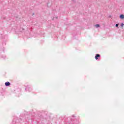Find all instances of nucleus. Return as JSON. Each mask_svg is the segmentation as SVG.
<instances>
[{"mask_svg":"<svg viewBox=\"0 0 124 124\" xmlns=\"http://www.w3.org/2000/svg\"><path fill=\"white\" fill-rule=\"evenodd\" d=\"M95 27H96V28H99L100 26L99 25V24H96L95 25Z\"/></svg>","mask_w":124,"mask_h":124,"instance_id":"39448f33","label":"nucleus"},{"mask_svg":"<svg viewBox=\"0 0 124 124\" xmlns=\"http://www.w3.org/2000/svg\"><path fill=\"white\" fill-rule=\"evenodd\" d=\"M98 58H100V55L99 54H96L95 56V60H98Z\"/></svg>","mask_w":124,"mask_h":124,"instance_id":"f257e3e1","label":"nucleus"},{"mask_svg":"<svg viewBox=\"0 0 124 124\" xmlns=\"http://www.w3.org/2000/svg\"><path fill=\"white\" fill-rule=\"evenodd\" d=\"M5 86H6V87H8V86H10V82L8 81L6 82L5 83Z\"/></svg>","mask_w":124,"mask_h":124,"instance_id":"f03ea898","label":"nucleus"},{"mask_svg":"<svg viewBox=\"0 0 124 124\" xmlns=\"http://www.w3.org/2000/svg\"><path fill=\"white\" fill-rule=\"evenodd\" d=\"M124 24L123 23H122L121 24V27H124Z\"/></svg>","mask_w":124,"mask_h":124,"instance_id":"423d86ee","label":"nucleus"},{"mask_svg":"<svg viewBox=\"0 0 124 124\" xmlns=\"http://www.w3.org/2000/svg\"><path fill=\"white\" fill-rule=\"evenodd\" d=\"M120 19H124V15H121L120 16Z\"/></svg>","mask_w":124,"mask_h":124,"instance_id":"20e7f679","label":"nucleus"},{"mask_svg":"<svg viewBox=\"0 0 124 124\" xmlns=\"http://www.w3.org/2000/svg\"><path fill=\"white\" fill-rule=\"evenodd\" d=\"M115 26L116 27V28H117V27H119V24H116Z\"/></svg>","mask_w":124,"mask_h":124,"instance_id":"0eeeda50","label":"nucleus"},{"mask_svg":"<svg viewBox=\"0 0 124 124\" xmlns=\"http://www.w3.org/2000/svg\"><path fill=\"white\" fill-rule=\"evenodd\" d=\"M26 91H29V92H31V87L27 86L26 89H25Z\"/></svg>","mask_w":124,"mask_h":124,"instance_id":"7ed1b4c3","label":"nucleus"}]
</instances>
